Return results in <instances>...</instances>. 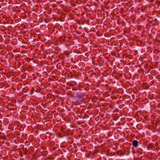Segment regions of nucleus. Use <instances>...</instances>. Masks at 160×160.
Wrapping results in <instances>:
<instances>
[{
    "instance_id": "nucleus-1",
    "label": "nucleus",
    "mask_w": 160,
    "mask_h": 160,
    "mask_svg": "<svg viewBox=\"0 0 160 160\" xmlns=\"http://www.w3.org/2000/svg\"><path fill=\"white\" fill-rule=\"evenodd\" d=\"M132 145L135 147H137L138 146V142L136 140H134L132 142Z\"/></svg>"
},
{
    "instance_id": "nucleus-2",
    "label": "nucleus",
    "mask_w": 160,
    "mask_h": 160,
    "mask_svg": "<svg viewBox=\"0 0 160 160\" xmlns=\"http://www.w3.org/2000/svg\"><path fill=\"white\" fill-rule=\"evenodd\" d=\"M77 97L78 98L80 99H81L82 98V96L80 94H78L77 96Z\"/></svg>"
}]
</instances>
